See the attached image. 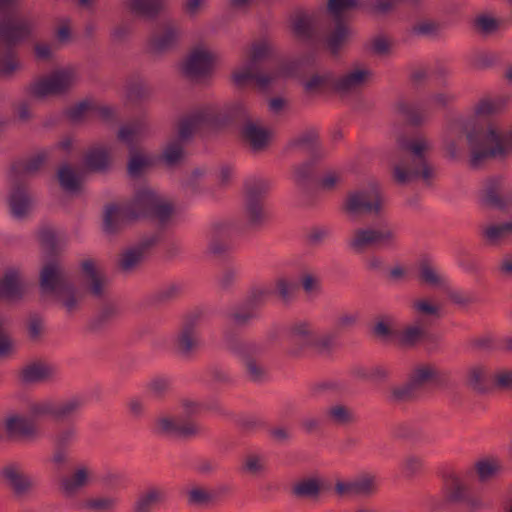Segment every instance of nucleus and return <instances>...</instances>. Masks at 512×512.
Masks as SVG:
<instances>
[{"mask_svg":"<svg viewBox=\"0 0 512 512\" xmlns=\"http://www.w3.org/2000/svg\"><path fill=\"white\" fill-rule=\"evenodd\" d=\"M172 213V206L149 188L137 192L129 208L109 205L105 209L103 230L107 234L117 231L127 220L137 217H152L164 222Z\"/></svg>","mask_w":512,"mask_h":512,"instance_id":"obj_1","label":"nucleus"},{"mask_svg":"<svg viewBox=\"0 0 512 512\" xmlns=\"http://www.w3.org/2000/svg\"><path fill=\"white\" fill-rule=\"evenodd\" d=\"M432 148V142L423 136L399 140L398 149L405 157L394 166L393 175L396 182L404 185L419 177L429 182L434 176V171L427 161Z\"/></svg>","mask_w":512,"mask_h":512,"instance_id":"obj_2","label":"nucleus"},{"mask_svg":"<svg viewBox=\"0 0 512 512\" xmlns=\"http://www.w3.org/2000/svg\"><path fill=\"white\" fill-rule=\"evenodd\" d=\"M486 128L477 127L470 118L458 117L449 122L442 136V145L446 156L450 159H458L465 154V139L470 150L469 164L473 168H478L482 164L474 165L472 163L473 149L469 141V135L474 134L480 138L485 134Z\"/></svg>","mask_w":512,"mask_h":512,"instance_id":"obj_3","label":"nucleus"},{"mask_svg":"<svg viewBox=\"0 0 512 512\" xmlns=\"http://www.w3.org/2000/svg\"><path fill=\"white\" fill-rule=\"evenodd\" d=\"M469 141L473 149L474 165L482 164L490 158H503L512 152V128L502 130L495 125H489L480 138L470 134Z\"/></svg>","mask_w":512,"mask_h":512,"instance_id":"obj_4","label":"nucleus"},{"mask_svg":"<svg viewBox=\"0 0 512 512\" xmlns=\"http://www.w3.org/2000/svg\"><path fill=\"white\" fill-rule=\"evenodd\" d=\"M349 247L357 253L363 252L368 246L382 249H394L398 246L396 230L386 221L366 228L356 229L349 241Z\"/></svg>","mask_w":512,"mask_h":512,"instance_id":"obj_5","label":"nucleus"},{"mask_svg":"<svg viewBox=\"0 0 512 512\" xmlns=\"http://www.w3.org/2000/svg\"><path fill=\"white\" fill-rule=\"evenodd\" d=\"M40 287L43 292L56 293L67 312L74 311L80 296L75 289L66 283L65 275L57 262L46 264L40 274Z\"/></svg>","mask_w":512,"mask_h":512,"instance_id":"obj_6","label":"nucleus"},{"mask_svg":"<svg viewBox=\"0 0 512 512\" xmlns=\"http://www.w3.org/2000/svg\"><path fill=\"white\" fill-rule=\"evenodd\" d=\"M384 198L375 184L348 194L343 209L350 217L360 214L381 215L384 210Z\"/></svg>","mask_w":512,"mask_h":512,"instance_id":"obj_7","label":"nucleus"},{"mask_svg":"<svg viewBox=\"0 0 512 512\" xmlns=\"http://www.w3.org/2000/svg\"><path fill=\"white\" fill-rule=\"evenodd\" d=\"M217 60L216 51L205 44H197L179 64V69L190 79H201L212 73Z\"/></svg>","mask_w":512,"mask_h":512,"instance_id":"obj_8","label":"nucleus"},{"mask_svg":"<svg viewBox=\"0 0 512 512\" xmlns=\"http://www.w3.org/2000/svg\"><path fill=\"white\" fill-rule=\"evenodd\" d=\"M78 80L76 70L72 67L53 72L31 86V94L37 98L58 95L69 90Z\"/></svg>","mask_w":512,"mask_h":512,"instance_id":"obj_9","label":"nucleus"},{"mask_svg":"<svg viewBox=\"0 0 512 512\" xmlns=\"http://www.w3.org/2000/svg\"><path fill=\"white\" fill-rule=\"evenodd\" d=\"M36 21L31 17H17L14 14L0 15V38L7 43L27 39L34 32Z\"/></svg>","mask_w":512,"mask_h":512,"instance_id":"obj_10","label":"nucleus"},{"mask_svg":"<svg viewBox=\"0 0 512 512\" xmlns=\"http://www.w3.org/2000/svg\"><path fill=\"white\" fill-rule=\"evenodd\" d=\"M80 407V402L71 399L61 403L51 401H40L33 403L30 412L35 417L52 416L57 420L65 419L74 414Z\"/></svg>","mask_w":512,"mask_h":512,"instance_id":"obj_11","label":"nucleus"},{"mask_svg":"<svg viewBox=\"0 0 512 512\" xmlns=\"http://www.w3.org/2000/svg\"><path fill=\"white\" fill-rule=\"evenodd\" d=\"M153 431L167 436L186 437L195 434L198 428L194 423H184L175 417L161 415L154 420Z\"/></svg>","mask_w":512,"mask_h":512,"instance_id":"obj_12","label":"nucleus"},{"mask_svg":"<svg viewBox=\"0 0 512 512\" xmlns=\"http://www.w3.org/2000/svg\"><path fill=\"white\" fill-rule=\"evenodd\" d=\"M270 47L266 43H259L252 47L250 59L238 67L232 74V80L235 85L243 86L254 78V72L256 69V63L260 59L264 58Z\"/></svg>","mask_w":512,"mask_h":512,"instance_id":"obj_13","label":"nucleus"},{"mask_svg":"<svg viewBox=\"0 0 512 512\" xmlns=\"http://www.w3.org/2000/svg\"><path fill=\"white\" fill-rule=\"evenodd\" d=\"M373 79V72L366 67H356L340 78L337 82V89L348 92L361 88Z\"/></svg>","mask_w":512,"mask_h":512,"instance_id":"obj_14","label":"nucleus"},{"mask_svg":"<svg viewBox=\"0 0 512 512\" xmlns=\"http://www.w3.org/2000/svg\"><path fill=\"white\" fill-rule=\"evenodd\" d=\"M0 475L17 494L26 493L34 484L33 480L29 476L23 474L15 465H8L4 467L1 470Z\"/></svg>","mask_w":512,"mask_h":512,"instance_id":"obj_15","label":"nucleus"},{"mask_svg":"<svg viewBox=\"0 0 512 512\" xmlns=\"http://www.w3.org/2000/svg\"><path fill=\"white\" fill-rule=\"evenodd\" d=\"M92 472L85 465L77 467L71 474L61 480V489L67 495H72L89 483Z\"/></svg>","mask_w":512,"mask_h":512,"instance_id":"obj_16","label":"nucleus"},{"mask_svg":"<svg viewBox=\"0 0 512 512\" xmlns=\"http://www.w3.org/2000/svg\"><path fill=\"white\" fill-rule=\"evenodd\" d=\"M325 480L319 476H309L297 481L292 492L297 497L312 498L317 497L325 488Z\"/></svg>","mask_w":512,"mask_h":512,"instance_id":"obj_17","label":"nucleus"},{"mask_svg":"<svg viewBox=\"0 0 512 512\" xmlns=\"http://www.w3.org/2000/svg\"><path fill=\"white\" fill-rule=\"evenodd\" d=\"M22 294V285L18 272L15 269H9L0 279V298L8 301L18 299Z\"/></svg>","mask_w":512,"mask_h":512,"instance_id":"obj_18","label":"nucleus"},{"mask_svg":"<svg viewBox=\"0 0 512 512\" xmlns=\"http://www.w3.org/2000/svg\"><path fill=\"white\" fill-rule=\"evenodd\" d=\"M5 425L8 433L13 436L31 439L37 435L34 424L28 419L16 414L10 415L6 419Z\"/></svg>","mask_w":512,"mask_h":512,"instance_id":"obj_19","label":"nucleus"},{"mask_svg":"<svg viewBox=\"0 0 512 512\" xmlns=\"http://www.w3.org/2000/svg\"><path fill=\"white\" fill-rule=\"evenodd\" d=\"M10 213L15 219H23L32 208V202L26 192L14 189L9 196Z\"/></svg>","mask_w":512,"mask_h":512,"instance_id":"obj_20","label":"nucleus"},{"mask_svg":"<svg viewBox=\"0 0 512 512\" xmlns=\"http://www.w3.org/2000/svg\"><path fill=\"white\" fill-rule=\"evenodd\" d=\"M109 149L104 146H97L89 150L85 157V167L87 170L102 172L110 164Z\"/></svg>","mask_w":512,"mask_h":512,"instance_id":"obj_21","label":"nucleus"},{"mask_svg":"<svg viewBox=\"0 0 512 512\" xmlns=\"http://www.w3.org/2000/svg\"><path fill=\"white\" fill-rule=\"evenodd\" d=\"M290 66L286 63H279L269 73L256 76L259 88L267 89L280 84L290 74Z\"/></svg>","mask_w":512,"mask_h":512,"instance_id":"obj_22","label":"nucleus"},{"mask_svg":"<svg viewBox=\"0 0 512 512\" xmlns=\"http://www.w3.org/2000/svg\"><path fill=\"white\" fill-rule=\"evenodd\" d=\"M210 118L207 111H198L184 118L180 123L179 137L181 140L190 138L194 132L199 130Z\"/></svg>","mask_w":512,"mask_h":512,"instance_id":"obj_23","label":"nucleus"},{"mask_svg":"<svg viewBox=\"0 0 512 512\" xmlns=\"http://www.w3.org/2000/svg\"><path fill=\"white\" fill-rule=\"evenodd\" d=\"M290 341L302 346L316 345L318 342L315 331L307 323L295 324L289 332Z\"/></svg>","mask_w":512,"mask_h":512,"instance_id":"obj_24","label":"nucleus"},{"mask_svg":"<svg viewBox=\"0 0 512 512\" xmlns=\"http://www.w3.org/2000/svg\"><path fill=\"white\" fill-rule=\"evenodd\" d=\"M168 0H125L127 7L134 13L143 16H154Z\"/></svg>","mask_w":512,"mask_h":512,"instance_id":"obj_25","label":"nucleus"},{"mask_svg":"<svg viewBox=\"0 0 512 512\" xmlns=\"http://www.w3.org/2000/svg\"><path fill=\"white\" fill-rule=\"evenodd\" d=\"M243 135L255 150L266 146L270 139V133L267 130L252 122L245 125Z\"/></svg>","mask_w":512,"mask_h":512,"instance_id":"obj_26","label":"nucleus"},{"mask_svg":"<svg viewBox=\"0 0 512 512\" xmlns=\"http://www.w3.org/2000/svg\"><path fill=\"white\" fill-rule=\"evenodd\" d=\"M82 271L87 281L90 282V290L92 294L95 296H101L106 282L98 273L94 262L91 260L84 261L82 263Z\"/></svg>","mask_w":512,"mask_h":512,"instance_id":"obj_27","label":"nucleus"},{"mask_svg":"<svg viewBox=\"0 0 512 512\" xmlns=\"http://www.w3.org/2000/svg\"><path fill=\"white\" fill-rule=\"evenodd\" d=\"M506 105V100L503 98H495V99H482L480 100L473 108V116H469L468 118L472 119L474 123L475 117H483L495 114L500 112ZM477 127L478 125L475 124Z\"/></svg>","mask_w":512,"mask_h":512,"instance_id":"obj_28","label":"nucleus"},{"mask_svg":"<svg viewBox=\"0 0 512 512\" xmlns=\"http://www.w3.org/2000/svg\"><path fill=\"white\" fill-rule=\"evenodd\" d=\"M180 35V31L178 28L174 26H169L164 31L156 36L152 43L151 48L155 52H162L167 49L172 48L178 41Z\"/></svg>","mask_w":512,"mask_h":512,"instance_id":"obj_29","label":"nucleus"},{"mask_svg":"<svg viewBox=\"0 0 512 512\" xmlns=\"http://www.w3.org/2000/svg\"><path fill=\"white\" fill-rule=\"evenodd\" d=\"M475 469L479 480L485 482L495 477L501 471V463L494 457H488L477 461Z\"/></svg>","mask_w":512,"mask_h":512,"instance_id":"obj_30","label":"nucleus"},{"mask_svg":"<svg viewBox=\"0 0 512 512\" xmlns=\"http://www.w3.org/2000/svg\"><path fill=\"white\" fill-rule=\"evenodd\" d=\"M58 179L62 188L69 193L79 191L82 185V177L76 174L68 165L59 169Z\"/></svg>","mask_w":512,"mask_h":512,"instance_id":"obj_31","label":"nucleus"},{"mask_svg":"<svg viewBox=\"0 0 512 512\" xmlns=\"http://www.w3.org/2000/svg\"><path fill=\"white\" fill-rule=\"evenodd\" d=\"M483 235L490 243L512 238V222L491 224L483 229Z\"/></svg>","mask_w":512,"mask_h":512,"instance_id":"obj_32","label":"nucleus"},{"mask_svg":"<svg viewBox=\"0 0 512 512\" xmlns=\"http://www.w3.org/2000/svg\"><path fill=\"white\" fill-rule=\"evenodd\" d=\"M245 213L246 219L251 225L260 223L265 217L262 205L253 191L247 192Z\"/></svg>","mask_w":512,"mask_h":512,"instance_id":"obj_33","label":"nucleus"},{"mask_svg":"<svg viewBox=\"0 0 512 512\" xmlns=\"http://www.w3.org/2000/svg\"><path fill=\"white\" fill-rule=\"evenodd\" d=\"M419 277L422 282L434 287L443 286L447 281V278L443 273L428 263L421 264Z\"/></svg>","mask_w":512,"mask_h":512,"instance_id":"obj_34","label":"nucleus"},{"mask_svg":"<svg viewBox=\"0 0 512 512\" xmlns=\"http://www.w3.org/2000/svg\"><path fill=\"white\" fill-rule=\"evenodd\" d=\"M162 500L163 493L159 490L151 489L139 497L135 504L134 512H152Z\"/></svg>","mask_w":512,"mask_h":512,"instance_id":"obj_35","label":"nucleus"},{"mask_svg":"<svg viewBox=\"0 0 512 512\" xmlns=\"http://www.w3.org/2000/svg\"><path fill=\"white\" fill-rule=\"evenodd\" d=\"M52 373V369L43 363H33L26 366L21 373V377L25 382H38L48 378Z\"/></svg>","mask_w":512,"mask_h":512,"instance_id":"obj_36","label":"nucleus"},{"mask_svg":"<svg viewBox=\"0 0 512 512\" xmlns=\"http://www.w3.org/2000/svg\"><path fill=\"white\" fill-rule=\"evenodd\" d=\"M188 502L193 505H207L215 501L218 497L216 490H208L202 487H194L187 493Z\"/></svg>","mask_w":512,"mask_h":512,"instance_id":"obj_37","label":"nucleus"},{"mask_svg":"<svg viewBox=\"0 0 512 512\" xmlns=\"http://www.w3.org/2000/svg\"><path fill=\"white\" fill-rule=\"evenodd\" d=\"M178 348L182 353H189L199 344V337L192 326L185 327L177 338Z\"/></svg>","mask_w":512,"mask_h":512,"instance_id":"obj_38","label":"nucleus"},{"mask_svg":"<svg viewBox=\"0 0 512 512\" xmlns=\"http://www.w3.org/2000/svg\"><path fill=\"white\" fill-rule=\"evenodd\" d=\"M144 256V245L132 247L123 253L122 258L120 260V267L125 271L131 270L142 261Z\"/></svg>","mask_w":512,"mask_h":512,"instance_id":"obj_39","label":"nucleus"},{"mask_svg":"<svg viewBox=\"0 0 512 512\" xmlns=\"http://www.w3.org/2000/svg\"><path fill=\"white\" fill-rule=\"evenodd\" d=\"M436 370L429 365H423L416 368L410 376L409 385L411 388H416L434 380Z\"/></svg>","mask_w":512,"mask_h":512,"instance_id":"obj_40","label":"nucleus"},{"mask_svg":"<svg viewBox=\"0 0 512 512\" xmlns=\"http://www.w3.org/2000/svg\"><path fill=\"white\" fill-rule=\"evenodd\" d=\"M21 68V63L11 51L0 54V78H9Z\"/></svg>","mask_w":512,"mask_h":512,"instance_id":"obj_41","label":"nucleus"},{"mask_svg":"<svg viewBox=\"0 0 512 512\" xmlns=\"http://www.w3.org/2000/svg\"><path fill=\"white\" fill-rule=\"evenodd\" d=\"M357 496H369L376 492L377 478L372 474H363L355 478Z\"/></svg>","mask_w":512,"mask_h":512,"instance_id":"obj_42","label":"nucleus"},{"mask_svg":"<svg viewBox=\"0 0 512 512\" xmlns=\"http://www.w3.org/2000/svg\"><path fill=\"white\" fill-rule=\"evenodd\" d=\"M475 28L482 34L488 35L499 27V21L490 14H481L474 19Z\"/></svg>","mask_w":512,"mask_h":512,"instance_id":"obj_43","label":"nucleus"},{"mask_svg":"<svg viewBox=\"0 0 512 512\" xmlns=\"http://www.w3.org/2000/svg\"><path fill=\"white\" fill-rule=\"evenodd\" d=\"M85 505L94 512H112L117 506V500L112 497H98L88 500Z\"/></svg>","mask_w":512,"mask_h":512,"instance_id":"obj_44","label":"nucleus"},{"mask_svg":"<svg viewBox=\"0 0 512 512\" xmlns=\"http://www.w3.org/2000/svg\"><path fill=\"white\" fill-rule=\"evenodd\" d=\"M414 310L425 316L439 317L441 314V305L428 299H420L413 303Z\"/></svg>","mask_w":512,"mask_h":512,"instance_id":"obj_45","label":"nucleus"},{"mask_svg":"<svg viewBox=\"0 0 512 512\" xmlns=\"http://www.w3.org/2000/svg\"><path fill=\"white\" fill-rule=\"evenodd\" d=\"M481 202L487 206H500L501 201L498 194V184L495 181L489 182L481 191Z\"/></svg>","mask_w":512,"mask_h":512,"instance_id":"obj_46","label":"nucleus"},{"mask_svg":"<svg viewBox=\"0 0 512 512\" xmlns=\"http://www.w3.org/2000/svg\"><path fill=\"white\" fill-rule=\"evenodd\" d=\"M356 4L357 0H329L328 11L335 19H338L354 8Z\"/></svg>","mask_w":512,"mask_h":512,"instance_id":"obj_47","label":"nucleus"},{"mask_svg":"<svg viewBox=\"0 0 512 512\" xmlns=\"http://www.w3.org/2000/svg\"><path fill=\"white\" fill-rule=\"evenodd\" d=\"M424 336V329L418 325L406 328L400 335L399 341L405 346H411L419 342Z\"/></svg>","mask_w":512,"mask_h":512,"instance_id":"obj_48","label":"nucleus"},{"mask_svg":"<svg viewBox=\"0 0 512 512\" xmlns=\"http://www.w3.org/2000/svg\"><path fill=\"white\" fill-rule=\"evenodd\" d=\"M349 36L348 28L339 24L335 31L328 37L327 45L332 52H336Z\"/></svg>","mask_w":512,"mask_h":512,"instance_id":"obj_49","label":"nucleus"},{"mask_svg":"<svg viewBox=\"0 0 512 512\" xmlns=\"http://www.w3.org/2000/svg\"><path fill=\"white\" fill-rule=\"evenodd\" d=\"M297 287V283L294 279L287 277H280L276 280L275 288L278 295L287 300L293 294Z\"/></svg>","mask_w":512,"mask_h":512,"instance_id":"obj_50","label":"nucleus"},{"mask_svg":"<svg viewBox=\"0 0 512 512\" xmlns=\"http://www.w3.org/2000/svg\"><path fill=\"white\" fill-rule=\"evenodd\" d=\"M183 157L182 146L178 143H170L163 152V160L168 166L175 165Z\"/></svg>","mask_w":512,"mask_h":512,"instance_id":"obj_51","label":"nucleus"},{"mask_svg":"<svg viewBox=\"0 0 512 512\" xmlns=\"http://www.w3.org/2000/svg\"><path fill=\"white\" fill-rule=\"evenodd\" d=\"M266 468L265 461L258 455H249L244 462V470L251 475H259Z\"/></svg>","mask_w":512,"mask_h":512,"instance_id":"obj_52","label":"nucleus"},{"mask_svg":"<svg viewBox=\"0 0 512 512\" xmlns=\"http://www.w3.org/2000/svg\"><path fill=\"white\" fill-rule=\"evenodd\" d=\"M149 163L150 161L148 158L140 154H135L129 161L128 172L131 176H137L149 165Z\"/></svg>","mask_w":512,"mask_h":512,"instance_id":"obj_53","label":"nucleus"},{"mask_svg":"<svg viewBox=\"0 0 512 512\" xmlns=\"http://www.w3.org/2000/svg\"><path fill=\"white\" fill-rule=\"evenodd\" d=\"M93 110L88 101H82L68 110V117L72 121H79Z\"/></svg>","mask_w":512,"mask_h":512,"instance_id":"obj_54","label":"nucleus"},{"mask_svg":"<svg viewBox=\"0 0 512 512\" xmlns=\"http://www.w3.org/2000/svg\"><path fill=\"white\" fill-rule=\"evenodd\" d=\"M394 323L393 318L391 317H383L380 318L376 324L374 325L373 332L376 336L380 338H387L391 334V327Z\"/></svg>","mask_w":512,"mask_h":512,"instance_id":"obj_55","label":"nucleus"},{"mask_svg":"<svg viewBox=\"0 0 512 512\" xmlns=\"http://www.w3.org/2000/svg\"><path fill=\"white\" fill-rule=\"evenodd\" d=\"M77 440V432L74 428H67L55 437L57 447H66Z\"/></svg>","mask_w":512,"mask_h":512,"instance_id":"obj_56","label":"nucleus"},{"mask_svg":"<svg viewBox=\"0 0 512 512\" xmlns=\"http://www.w3.org/2000/svg\"><path fill=\"white\" fill-rule=\"evenodd\" d=\"M328 415L337 423H346L352 418V414L342 405L331 407L328 410Z\"/></svg>","mask_w":512,"mask_h":512,"instance_id":"obj_57","label":"nucleus"},{"mask_svg":"<svg viewBox=\"0 0 512 512\" xmlns=\"http://www.w3.org/2000/svg\"><path fill=\"white\" fill-rule=\"evenodd\" d=\"M454 99V95L449 93H439L431 96L427 100V106L430 108H441L445 107Z\"/></svg>","mask_w":512,"mask_h":512,"instance_id":"obj_58","label":"nucleus"},{"mask_svg":"<svg viewBox=\"0 0 512 512\" xmlns=\"http://www.w3.org/2000/svg\"><path fill=\"white\" fill-rule=\"evenodd\" d=\"M139 136L140 128L135 125L124 126L119 131V138L126 143H130L133 140H137Z\"/></svg>","mask_w":512,"mask_h":512,"instance_id":"obj_59","label":"nucleus"},{"mask_svg":"<svg viewBox=\"0 0 512 512\" xmlns=\"http://www.w3.org/2000/svg\"><path fill=\"white\" fill-rule=\"evenodd\" d=\"M208 0H185L184 10L190 16L199 14L206 6Z\"/></svg>","mask_w":512,"mask_h":512,"instance_id":"obj_60","label":"nucleus"},{"mask_svg":"<svg viewBox=\"0 0 512 512\" xmlns=\"http://www.w3.org/2000/svg\"><path fill=\"white\" fill-rule=\"evenodd\" d=\"M421 467L422 460L416 456H409L402 463V469L408 475H412L419 471Z\"/></svg>","mask_w":512,"mask_h":512,"instance_id":"obj_61","label":"nucleus"},{"mask_svg":"<svg viewBox=\"0 0 512 512\" xmlns=\"http://www.w3.org/2000/svg\"><path fill=\"white\" fill-rule=\"evenodd\" d=\"M335 489L338 494L343 496H357L355 479L338 482L335 486Z\"/></svg>","mask_w":512,"mask_h":512,"instance_id":"obj_62","label":"nucleus"},{"mask_svg":"<svg viewBox=\"0 0 512 512\" xmlns=\"http://www.w3.org/2000/svg\"><path fill=\"white\" fill-rule=\"evenodd\" d=\"M302 286L305 292L313 293L319 290L320 282L315 275L307 273L302 278Z\"/></svg>","mask_w":512,"mask_h":512,"instance_id":"obj_63","label":"nucleus"},{"mask_svg":"<svg viewBox=\"0 0 512 512\" xmlns=\"http://www.w3.org/2000/svg\"><path fill=\"white\" fill-rule=\"evenodd\" d=\"M340 179L341 177L338 173L329 172L321 179L320 186L325 190H331L340 182Z\"/></svg>","mask_w":512,"mask_h":512,"instance_id":"obj_64","label":"nucleus"}]
</instances>
